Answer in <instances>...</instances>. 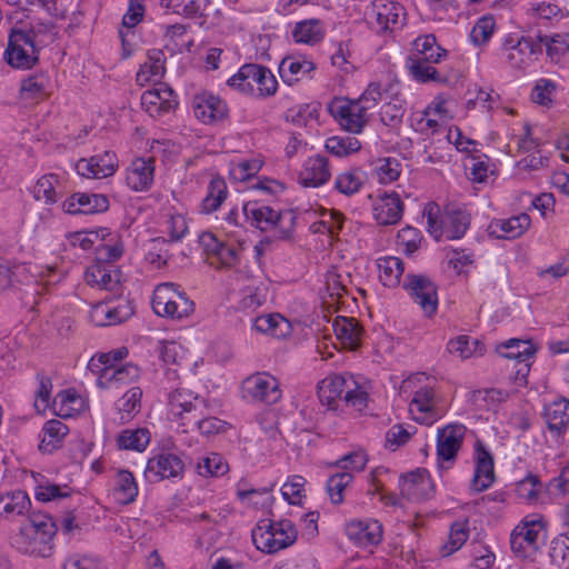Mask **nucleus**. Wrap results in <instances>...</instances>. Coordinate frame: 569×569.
<instances>
[{
	"mask_svg": "<svg viewBox=\"0 0 569 569\" xmlns=\"http://www.w3.org/2000/svg\"><path fill=\"white\" fill-rule=\"evenodd\" d=\"M246 220L251 227L262 232H271L262 238L254 247L257 254H262L268 246L276 241L289 240L292 237L295 217L276 211L269 206L260 204L257 201H248L242 207Z\"/></svg>",
	"mask_w": 569,
	"mask_h": 569,
	"instance_id": "nucleus-1",
	"label": "nucleus"
},
{
	"mask_svg": "<svg viewBox=\"0 0 569 569\" xmlns=\"http://www.w3.org/2000/svg\"><path fill=\"white\" fill-rule=\"evenodd\" d=\"M386 99L385 89L380 83L371 82L356 101L333 100L329 112L345 130L359 133L368 121L367 111Z\"/></svg>",
	"mask_w": 569,
	"mask_h": 569,
	"instance_id": "nucleus-2",
	"label": "nucleus"
},
{
	"mask_svg": "<svg viewBox=\"0 0 569 569\" xmlns=\"http://www.w3.org/2000/svg\"><path fill=\"white\" fill-rule=\"evenodd\" d=\"M57 525L46 513H28V520L12 539V545L21 552L37 557H49Z\"/></svg>",
	"mask_w": 569,
	"mask_h": 569,
	"instance_id": "nucleus-3",
	"label": "nucleus"
},
{
	"mask_svg": "<svg viewBox=\"0 0 569 569\" xmlns=\"http://www.w3.org/2000/svg\"><path fill=\"white\" fill-rule=\"evenodd\" d=\"M318 396L322 405L336 409L337 401L361 412L368 403V393L350 375H332L325 378L318 386Z\"/></svg>",
	"mask_w": 569,
	"mask_h": 569,
	"instance_id": "nucleus-4",
	"label": "nucleus"
},
{
	"mask_svg": "<svg viewBox=\"0 0 569 569\" xmlns=\"http://www.w3.org/2000/svg\"><path fill=\"white\" fill-rule=\"evenodd\" d=\"M546 541V522L539 515L525 517L510 535V547L520 559L532 558Z\"/></svg>",
	"mask_w": 569,
	"mask_h": 569,
	"instance_id": "nucleus-5",
	"label": "nucleus"
},
{
	"mask_svg": "<svg viewBox=\"0 0 569 569\" xmlns=\"http://www.w3.org/2000/svg\"><path fill=\"white\" fill-rule=\"evenodd\" d=\"M297 529L288 519L279 521L261 520L252 530L256 547L267 553H274L295 543Z\"/></svg>",
	"mask_w": 569,
	"mask_h": 569,
	"instance_id": "nucleus-6",
	"label": "nucleus"
},
{
	"mask_svg": "<svg viewBox=\"0 0 569 569\" xmlns=\"http://www.w3.org/2000/svg\"><path fill=\"white\" fill-rule=\"evenodd\" d=\"M502 52L511 68L526 69L542 53V37L508 36L502 42Z\"/></svg>",
	"mask_w": 569,
	"mask_h": 569,
	"instance_id": "nucleus-7",
	"label": "nucleus"
},
{
	"mask_svg": "<svg viewBox=\"0 0 569 569\" xmlns=\"http://www.w3.org/2000/svg\"><path fill=\"white\" fill-rule=\"evenodd\" d=\"M7 62L13 68L30 69L37 61V49L32 31L12 29L4 52Z\"/></svg>",
	"mask_w": 569,
	"mask_h": 569,
	"instance_id": "nucleus-8",
	"label": "nucleus"
},
{
	"mask_svg": "<svg viewBox=\"0 0 569 569\" xmlns=\"http://www.w3.org/2000/svg\"><path fill=\"white\" fill-rule=\"evenodd\" d=\"M403 289L417 303L425 316L431 317L438 308V288L430 278L423 274H407Z\"/></svg>",
	"mask_w": 569,
	"mask_h": 569,
	"instance_id": "nucleus-9",
	"label": "nucleus"
},
{
	"mask_svg": "<svg viewBox=\"0 0 569 569\" xmlns=\"http://www.w3.org/2000/svg\"><path fill=\"white\" fill-rule=\"evenodd\" d=\"M242 393L246 399L269 405L276 403L281 398L278 380L266 372H258L246 378L242 381Z\"/></svg>",
	"mask_w": 569,
	"mask_h": 569,
	"instance_id": "nucleus-10",
	"label": "nucleus"
},
{
	"mask_svg": "<svg viewBox=\"0 0 569 569\" xmlns=\"http://www.w3.org/2000/svg\"><path fill=\"white\" fill-rule=\"evenodd\" d=\"M410 411L421 413L420 417H416L417 421L432 425L445 415L446 407L442 403L441 397L433 388L422 387L415 392L410 403Z\"/></svg>",
	"mask_w": 569,
	"mask_h": 569,
	"instance_id": "nucleus-11",
	"label": "nucleus"
},
{
	"mask_svg": "<svg viewBox=\"0 0 569 569\" xmlns=\"http://www.w3.org/2000/svg\"><path fill=\"white\" fill-rule=\"evenodd\" d=\"M371 14L375 17L372 26L377 32L392 31L405 23V8L391 0H375L371 4Z\"/></svg>",
	"mask_w": 569,
	"mask_h": 569,
	"instance_id": "nucleus-12",
	"label": "nucleus"
},
{
	"mask_svg": "<svg viewBox=\"0 0 569 569\" xmlns=\"http://www.w3.org/2000/svg\"><path fill=\"white\" fill-rule=\"evenodd\" d=\"M169 415L172 420H180L181 426L188 423V417H193L199 409H204L202 398L187 389H176L169 393Z\"/></svg>",
	"mask_w": 569,
	"mask_h": 569,
	"instance_id": "nucleus-13",
	"label": "nucleus"
},
{
	"mask_svg": "<svg viewBox=\"0 0 569 569\" xmlns=\"http://www.w3.org/2000/svg\"><path fill=\"white\" fill-rule=\"evenodd\" d=\"M141 104L151 117L170 112L178 106L177 94L163 82L141 96Z\"/></svg>",
	"mask_w": 569,
	"mask_h": 569,
	"instance_id": "nucleus-14",
	"label": "nucleus"
},
{
	"mask_svg": "<svg viewBox=\"0 0 569 569\" xmlns=\"http://www.w3.org/2000/svg\"><path fill=\"white\" fill-rule=\"evenodd\" d=\"M183 470L182 460L173 453H160L147 462L144 476L149 482H159L167 478H174Z\"/></svg>",
	"mask_w": 569,
	"mask_h": 569,
	"instance_id": "nucleus-15",
	"label": "nucleus"
},
{
	"mask_svg": "<svg viewBox=\"0 0 569 569\" xmlns=\"http://www.w3.org/2000/svg\"><path fill=\"white\" fill-rule=\"evenodd\" d=\"M62 208L70 214H94L109 209V199L100 193L76 192L63 202Z\"/></svg>",
	"mask_w": 569,
	"mask_h": 569,
	"instance_id": "nucleus-16",
	"label": "nucleus"
},
{
	"mask_svg": "<svg viewBox=\"0 0 569 569\" xmlns=\"http://www.w3.org/2000/svg\"><path fill=\"white\" fill-rule=\"evenodd\" d=\"M194 116L203 123L223 120L228 117L227 103L210 92H201L192 100Z\"/></svg>",
	"mask_w": 569,
	"mask_h": 569,
	"instance_id": "nucleus-17",
	"label": "nucleus"
},
{
	"mask_svg": "<svg viewBox=\"0 0 569 569\" xmlns=\"http://www.w3.org/2000/svg\"><path fill=\"white\" fill-rule=\"evenodd\" d=\"M386 99L380 110L381 122L392 129H398L406 113V101L401 97L398 82H391L385 88Z\"/></svg>",
	"mask_w": 569,
	"mask_h": 569,
	"instance_id": "nucleus-18",
	"label": "nucleus"
},
{
	"mask_svg": "<svg viewBox=\"0 0 569 569\" xmlns=\"http://www.w3.org/2000/svg\"><path fill=\"white\" fill-rule=\"evenodd\" d=\"M466 427L461 423H450L438 430L437 455L441 461H453L461 448Z\"/></svg>",
	"mask_w": 569,
	"mask_h": 569,
	"instance_id": "nucleus-19",
	"label": "nucleus"
},
{
	"mask_svg": "<svg viewBox=\"0 0 569 569\" xmlns=\"http://www.w3.org/2000/svg\"><path fill=\"white\" fill-rule=\"evenodd\" d=\"M118 168L117 157L113 152L93 156L90 159H80L76 164L79 174L86 178L102 179L112 176Z\"/></svg>",
	"mask_w": 569,
	"mask_h": 569,
	"instance_id": "nucleus-20",
	"label": "nucleus"
},
{
	"mask_svg": "<svg viewBox=\"0 0 569 569\" xmlns=\"http://www.w3.org/2000/svg\"><path fill=\"white\" fill-rule=\"evenodd\" d=\"M345 530L347 537L359 547L376 546L382 539V526L377 520H351Z\"/></svg>",
	"mask_w": 569,
	"mask_h": 569,
	"instance_id": "nucleus-21",
	"label": "nucleus"
},
{
	"mask_svg": "<svg viewBox=\"0 0 569 569\" xmlns=\"http://www.w3.org/2000/svg\"><path fill=\"white\" fill-rule=\"evenodd\" d=\"M84 279L91 287L116 291L120 287L121 272L114 264L96 261L87 268Z\"/></svg>",
	"mask_w": 569,
	"mask_h": 569,
	"instance_id": "nucleus-22",
	"label": "nucleus"
},
{
	"mask_svg": "<svg viewBox=\"0 0 569 569\" xmlns=\"http://www.w3.org/2000/svg\"><path fill=\"white\" fill-rule=\"evenodd\" d=\"M531 219L527 213L508 219H495L488 226V233L497 239H516L529 228Z\"/></svg>",
	"mask_w": 569,
	"mask_h": 569,
	"instance_id": "nucleus-23",
	"label": "nucleus"
},
{
	"mask_svg": "<svg viewBox=\"0 0 569 569\" xmlns=\"http://www.w3.org/2000/svg\"><path fill=\"white\" fill-rule=\"evenodd\" d=\"M240 77L250 78L252 84H257L259 97H270L277 92V79L267 67L256 63L243 64L240 68Z\"/></svg>",
	"mask_w": 569,
	"mask_h": 569,
	"instance_id": "nucleus-24",
	"label": "nucleus"
},
{
	"mask_svg": "<svg viewBox=\"0 0 569 569\" xmlns=\"http://www.w3.org/2000/svg\"><path fill=\"white\" fill-rule=\"evenodd\" d=\"M403 213V203L396 192L383 193L373 206V214L381 226L396 224Z\"/></svg>",
	"mask_w": 569,
	"mask_h": 569,
	"instance_id": "nucleus-25",
	"label": "nucleus"
},
{
	"mask_svg": "<svg viewBox=\"0 0 569 569\" xmlns=\"http://www.w3.org/2000/svg\"><path fill=\"white\" fill-rule=\"evenodd\" d=\"M153 163L152 158H139L132 161L126 178L127 184L134 191L148 190L153 182Z\"/></svg>",
	"mask_w": 569,
	"mask_h": 569,
	"instance_id": "nucleus-26",
	"label": "nucleus"
},
{
	"mask_svg": "<svg viewBox=\"0 0 569 569\" xmlns=\"http://www.w3.org/2000/svg\"><path fill=\"white\" fill-rule=\"evenodd\" d=\"M442 222L447 239H460L470 226V214L465 209L450 204L446 207Z\"/></svg>",
	"mask_w": 569,
	"mask_h": 569,
	"instance_id": "nucleus-27",
	"label": "nucleus"
},
{
	"mask_svg": "<svg viewBox=\"0 0 569 569\" xmlns=\"http://www.w3.org/2000/svg\"><path fill=\"white\" fill-rule=\"evenodd\" d=\"M401 490L410 499H426L432 493L433 486L426 469H418L403 477Z\"/></svg>",
	"mask_w": 569,
	"mask_h": 569,
	"instance_id": "nucleus-28",
	"label": "nucleus"
},
{
	"mask_svg": "<svg viewBox=\"0 0 569 569\" xmlns=\"http://www.w3.org/2000/svg\"><path fill=\"white\" fill-rule=\"evenodd\" d=\"M495 481L493 458L482 447L478 448L476 470L471 487L477 492L485 491Z\"/></svg>",
	"mask_w": 569,
	"mask_h": 569,
	"instance_id": "nucleus-29",
	"label": "nucleus"
},
{
	"mask_svg": "<svg viewBox=\"0 0 569 569\" xmlns=\"http://www.w3.org/2000/svg\"><path fill=\"white\" fill-rule=\"evenodd\" d=\"M51 81L46 73L30 74L22 80L20 98L24 101L39 102L50 94Z\"/></svg>",
	"mask_w": 569,
	"mask_h": 569,
	"instance_id": "nucleus-30",
	"label": "nucleus"
},
{
	"mask_svg": "<svg viewBox=\"0 0 569 569\" xmlns=\"http://www.w3.org/2000/svg\"><path fill=\"white\" fill-rule=\"evenodd\" d=\"M31 501L27 492L16 490L0 496V517L14 519L29 512Z\"/></svg>",
	"mask_w": 569,
	"mask_h": 569,
	"instance_id": "nucleus-31",
	"label": "nucleus"
},
{
	"mask_svg": "<svg viewBox=\"0 0 569 569\" xmlns=\"http://www.w3.org/2000/svg\"><path fill=\"white\" fill-rule=\"evenodd\" d=\"M332 328L343 348L355 350L359 347L362 329L355 319L337 317L332 323Z\"/></svg>",
	"mask_w": 569,
	"mask_h": 569,
	"instance_id": "nucleus-32",
	"label": "nucleus"
},
{
	"mask_svg": "<svg viewBox=\"0 0 569 569\" xmlns=\"http://www.w3.org/2000/svg\"><path fill=\"white\" fill-rule=\"evenodd\" d=\"M330 178L328 159L322 156L309 158L301 172V181L306 187H318L326 183Z\"/></svg>",
	"mask_w": 569,
	"mask_h": 569,
	"instance_id": "nucleus-33",
	"label": "nucleus"
},
{
	"mask_svg": "<svg viewBox=\"0 0 569 569\" xmlns=\"http://www.w3.org/2000/svg\"><path fill=\"white\" fill-rule=\"evenodd\" d=\"M325 37V26L319 19H308L296 23L292 38L298 43L316 44Z\"/></svg>",
	"mask_w": 569,
	"mask_h": 569,
	"instance_id": "nucleus-34",
	"label": "nucleus"
},
{
	"mask_svg": "<svg viewBox=\"0 0 569 569\" xmlns=\"http://www.w3.org/2000/svg\"><path fill=\"white\" fill-rule=\"evenodd\" d=\"M142 389L140 387L130 388L117 402V413L120 423L132 420L141 410Z\"/></svg>",
	"mask_w": 569,
	"mask_h": 569,
	"instance_id": "nucleus-35",
	"label": "nucleus"
},
{
	"mask_svg": "<svg viewBox=\"0 0 569 569\" xmlns=\"http://www.w3.org/2000/svg\"><path fill=\"white\" fill-rule=\"evenodd\" d=\"M545 419L551 431L560 432L569 426V400L562 398L545 408Z\"/></svg>",
	"mask_w": 569,
	"mask_h": 569,
	"instance_id": "nucleus-36",
	"label": "nucleus"
},
{
	"mask_svg": "<svg viewBox=\"0 0 569 569\" xmlns=\"http://www.w3.org/2000/svg\"><path fill=\"white\" fill-rule=\"evenodd\" d=\"M315 69L316 64L312 61L287 57L279 66V73L282 80L291 86L299 81L301 76L308 74Z\"/></svg>",
	"mask_w": 569,
	"mask_h": 569,
	"instance_id": "nucleus-37",
	"label": "nucleus"
},
{
	"mask_svg": "<svg viewBox=\"0 0 569 569\" xmlns=\"http://www.w3.org/2000/svg\"><path fill=\"white\" fill-rule=\"evenodd\" d=\"M379 279L383 286L395 288L399 286L405 271L403 261L398 257H383L378 259Z\"/></svg>",
	"mask_w": 569,
	"mask_h": 569,
	"instance_id": "nucleus-38",
	"label": "nucleus"
},
{
	"mask_svg": "<svg viewBox=\"0 0 569 569\" xmlns=\"http://www.w3.org/2000/svg\"><path fill=\"white\" fill-rule=\"evenodd\" d=\"M536 351V347L530 341L519 339H510L497 347V352L501 357L516 362L530 360Z\"/></svg>",
	"mask_w": 569,
	"mask_h": 569,
	"instance_id": "nucleus-39",
	"label": "nucleus"
},
{
	"mask_svg": "<svg viewBox=\"0 0 569 569\" xmlns=\"http://www.w3.org/2000/svg\"><path fill=\"white\" fill-rule=\"evenodd\" d=\"M138 496V486L133 475L128 470H120L117 475L113 498L120 505H129Z\"/></svg>",
	"mask_w": 569,
	"mask_h": 569,
	"instance_id": "nucleus-40",
	"label": "nucleus"
},
{
	"mask_svg": "<svg viewBox=\"0 0 569 569\" xmlns=\"http://www.w3.org/2000/svg\"><path fill=\"white\" fill-rule=\"evenodd\" d=\"M68 431V427L59 420L52 419L47 421L42 428L43 437L40 441L39 450L46 453L52 452L59 447Z\"/></svg>",
	"mask_w": 569,
	"mask_h": 569,
	"instance_id": "nucleus-41",
	"label": "nucleus"
},
{
	"mask_svg": "<svg viewBox=\"0 0 569 569\" xmlns=\"http://www.w3.org/2000/svg\"><path fill=\"white\" fill-rule=\"evenodd\" d=\"M150 442V432L147 428L126 429L117 438V445L122 450L142 452Z\"/></svg>",
	"mask_w": 569,
	"mask_h": 569,
	"instance_id": "nucleus-42",
	"label": "nucleus"
},
{
	"mask_svg": "<svg viewBox=\"0 0 569 569\" xmlns=\"http://www.w3.org/2000/svg\"><path fill=\"white\" fill-rule=\"evenodd\" d=\"M202 410L199 409L193 417H188V423L184 426L183 431L197 429L201 435L211 436L227 429V422L216 417H203Z\"/></svg>",
	"mask_w": 569,
	"mask_h": 569,
	"instance_id": "nucleus-43",
	"label": "nucleus"
},
{
	"mask_svg": "<svg viewBox=\"0 0 569 569\" xmlns=\"http://www.w3.org/2000/svg\"><path fill=\"white\" fill-rule=\"evenodd\" d=\"M253 328L263 333L280 338L289 332V322L279 313L264 315L257 317L253 321Z\"/></svg>",
	"mask_w": 569,
	"mask_h": 569,
	"instance_id": "nucleus-44",
	"label": "nucleus"
},
{
	"mask_svg": "<svg viewBox=\"0 0 569 569\" xmlns=\"http://www.w3.org/2000/svg\"><path fill=\"white\" fill-rule=\"evenodd\" d=\"M407 68L409 69L410 74L418 82H445L446 77H443L432 63L422 61L418 58H407Z\"/></svg>",
	"mask_w": 569,
	"mask_h": 569,
	"instance_id": "nucleus-45",
	"label": "nucleus"
},
{
	"mask_svg": "<svg viewBox=\"0 0 569 569\" xmlns=\"http://www.w3.org/2000/svg\"><path fill=\"white\" fill-rule=\"evenodd\" d=\"M447 350L461 359H468L472 356H482L485 346L477 339L459 336L448 342Z\"/></svg>",
	"mask_w": 569,
	"mask_h": 569,
	"instance_id": "nucleus-46",
	"label": "nucleus"
},
{
	"mask_svg": "<svg viewBox=\"0 0 569 569\" xmlns=\"http://www.w3.org/2000/svg\"><path fill=\"white\" fill-rule=\"evenodd\" d=\"M227 194L228 189L224 179L221 177L212 178L208 186V193L202 200V211L204 213H211L216 211L226 200Z\"/></svg>",
	"mask_w": 569,
	"mask_h": 569,
	"instance_id": "nucleus-47",
	"label": "nucleus"
},
{
	"mask_svg": "<svg viewBox=\"0 0 569 569\" xmlns=\"http://www.w3.org/2000/svg\"><path fill=\"white\" fill-rule=\"evenodd\" d=\"M321 219L310 226L313 233H329L331 237L338 234L342 229L345 217L341 212L331 209L321 212Z\"/></svg>",
	"mask_w": 569,
	"mask_h": 569,
	"instance_id": "nucleus-48",
	"label": "nucleus"
},
{
	"mask_svg": "<svg viewBox=\"0 0 569 569\" xmlns=\"http://www.w3.org/2000/svg\"><path fill=\"white\" fill-rule=\"evenodd\" d=\"M194 309L193 301H191L184 292L180 291L177 298L169 301L168 306H163L158 316L168 317L172 319H182L189 317Z\"/></svg>",
	"mask_w": 569,
	"mask_h": 569,
	"instance_id": "nucleus-49",
	"label": "nucleus"
},
{
	"mask_svg": "<svg viewBox=\"0 0 569 569\" xmlns=\"http://www.w3.org/2000/svg\"><path fill=\"white\" fill-rule=\"evenodd\" d=\"M59 177L50 173L42 176L36 183L33 194L37 200H43L46 203H54L58 200L57 187Z\"/></svg>",
	"mask_w": 569,
	"mask_h": 569,
	"instance_id": "nucleus-50",
	"label": "nucleus"
},
{
	"mask_svg": "<svg viewBox=\"0 0 569 569\" xmlns=\"http://www.w3.org/2000/svg\"><path fill=\"white\" fill-rule=\"evenodd\" d=\"M149 62L141 66L137 73V81H148L150 77H160L164 73V54L161 50H150L148 52Z\"/></svg>",
	"mask_w": 569,
	"mask_h": 569,
	"instance_id": "nucleus-51",
	"label": "nucleus"
},
{
	"mask_svg": "<svg viewBox=\"0 0 569 569\" xmlns=\"http://www.w3.org/2000/svg\"><path fill=\"white\" fill-rule=\"evenodd\" d=\"M365 181V174L360 169H351L340 173L336 181V189L347 196L353 194L360 190Z\"/></svg>",
	"mask_w": 569,
	"mask_h": 569,
	"instance_id": "nucleus-52",
	"label": "nucleus"
},
{
	"mask_svg": "<svg viewBox=\"0 0 569 569\" xmlns=\"http://www.w3.org/2000/svg\"><path fill=\"white\" fill-rule=\"evenodd\" d=\"M326 149L329 153L337 157H347L360 150L361 143L355 137L333 136L327 139Z\"/></svg>",
	"mask_w": 569,
	"mask_h": 569,
	"instance_id": "nucleus-53",
	"label": "nucleus"
},
{
	"mask_svg": "<svg viewBox=\"0 0 569 569\" xmlns=\"http://www.w3.org/2000/svg\"><path fill=\"white\" fill-rule=\"evenodd\" d=\"M207 6L208 0H161V7L187 17L202 14Z\"/></svg>",
	"mask_w": 569,
	"mask_h": 569,
	"instance_id": "nucleus-54",
	"label": "nucleus"
},
{
	"mask_svg": "<svg viewBox=\"0 0 569 569\" xmlns=\"http://www.w3.org/2000/svg\"><path fill=\"white\" fill-rule=\"evenodd\" d=\"M469 537L468 521H456L451 525L449 540L442 547V556H450L459 550Z\"/></svg>",
	"mask_w": 569,
	"mask_h": 569,
	"instance_id": "nucleus-55",
	"label": "nucleus"
},
{
	"mask_svg": "<svg viewBox=\"0 0 569 569\" xmlns=\"http://www.w3.org/2000/svg\"><path fill=\"white\" fill-rule=\"evenodd\" d=\"M352 480L353 476L350 471L338 472L328 479L327 491L332 503L339 505L343 501V491Z\"/></svg>",
	"mask_w": 569,
	"mask_h": 569,
	"instance_id": "nucleus-56",
	"label": "nucleus"
},
{
	"mask_svg": "<svg viewBox=\"0 0 569 569\" xmlns=\"http://www.w3.org/2000/svg\"><path fill=\"white\" fill-rule=\"evenodd\" d=\"M197 471L200 476H222L228 471V465L224 459L216 452L201 458L197 463Z\"/></svg>",
	"mask_w": 569,
	"mask_h": 569,
	"instance_id": "nucleus-57",
	"label": "nucleus"
},
{
	"mask_svg": "<svg viewBox=\"0 0 569 569\" xmlns=\"http://www.w3.org/2000/svg\"><path fill=\"white\" fill-rule=\"evenodd\" d=\"M375 172L379 182L390 183L399 178L401 163L396 158L380 159L375 167Z\"/></svg>",
	"mask_w": 569,
	"mask_h": 569,
	"instance_id": "nucleus-58",
	"label": "nucleus"
},
{
	"mask_svg": "<svg viewBox=\"0 0 569 569\" xmlns=\"http://www.w3.org/2000/svg\"><path fill=\"white\" fill-rule=\"evenodd\" d=\"M180 292L179 286L173 282H163L156 287L152 298V309L156 313L161 312L163 306H168L169 301L177 298Z\"/></svg>",
	"mask_w": 569,
	"mask_h": 569,
	"instance_id": "nucleus-59",
	"label": "nucleus"
},
{
	"mask_svg": "<svg viewBox=\"0 0 569 569\" xmlns=\"http://www.w3.org/2000/svg\"><path fill=\"white\" fill-rule=\"evenodd\" d=\"M37 380L39 386L36 391L34 407L39 412H41L46 411L51 406L50 397L52 391V381L50 377L41 372L37 373Z\"/></svg>",
	"mask_w": 569,
	"mask_h": 569,
	"instance_id": "nucleus-60",
	"label": "nucleus"
},
{
	"mask_svg": "<svg viewBox=\"0 0 569 569\" xmlns=\"http://www.w3.org/2000/svg\"><path fill=\"white\" fill-rule=\"evenodd\" d=\"M496 21L492 16L481 17L470 32V39L475 44L487 42L493 33Z\"/></svg>",
	"mask_w": 569,
	"mask_h": 569,
	"instance_id": "nucleus-61",
	"label": "nucleus"
},
{
	"mask_svg": "<svg viewBox=\"0 0 569 569\" xmlns=\"http://www.w3.org/2000/svg\"><path fill=\"white\" fill-rule=\"evenodd\" d=\"M549 557L556 566H562L569 559V535H559L552 539L549 548Z\"/></svg>",
	"mask_w": 569,
	"mask_h": 569,
	"instance_id": "nucleus-62",
	"label": "nucleus"
},
{
	"mask_svg": "<svg viewBox=\"0 0 569 569\" xmlns=\"http://www.w3.org/2000/svg\"><path fill=\"white\" fill-rule=\"evenodd\" d=\"M78 401V396L71 390H62L53 398L51 407L59 417H69L74 410L72 405Z\"/></svg>",
	"mask_w": 569,
	"mask_h": 569,
	"instance_id": "nucleus-63",
	"label": "nucleus"
},
{
	"mask_svg": "<svg viewBox=\"0 0 569 569\" xmlns=\"http://www.w3.org/2000/svg\"><path fill=\"white\" fill-rule=\"evenodd\" d=\"M542 488L543 486L540 479L532 473H529L526 478L520 480L517 486L519 495L528 500L538 499Z\"/></svg>",
	"mask_w": 569,
	"mask_h": 569,
	"instance_id": "nucleus-64",
	"label": "nucleus"
}]
</instances>
